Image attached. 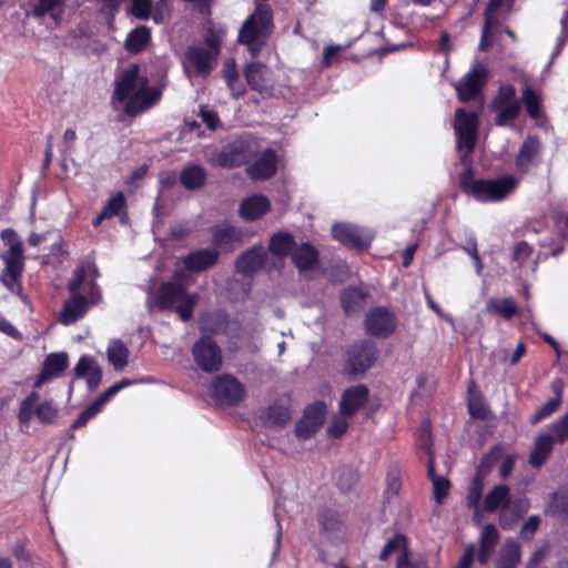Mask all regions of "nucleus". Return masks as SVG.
Here are the masks:
<instances>
[{"label": "nucleus", "instance_id": "obj_1", "mask_svg": "<svg viewBox=\"0 0 568 568\" xmlns=\"http://www.w3.org/2000/svg\"><path fill=\"white\" fill-rule=\"evenodd\" d=\"M148 84L146 77L140 78V65L133 63L116 78L112 100L125 102L124 112L134 118L155 105L161 99V90L148 88Z\"/></svg>", "mask_w": 568, "mask_h": 568}, {"label": "nucleus", "instance_id": "obj_2", "mask_svg": "<svg viewBox=\"0 0 568 568\" xmlns=\"http://www.w3.org/2000/svg\"><path fill=\"white\" fill-rule=\"evenodd\" d=\"M275 29L274 12L267 3H255L254 10L242 23L236 42L246 48L248 54L255 59L267 45Z\"/></svg>", "mask_w": 568, "mask_h": 568}, {"label": "nucleus", "instance_id": "obj_3", "mask_svg": "<svg viewBox=\"0 0 568 568\" xmlns=\"http://www.w3.org/2000/svg\"><path fill=\"white\" fill-rule=\"evenodd\" d=\"M518 179L514 175H503L497 179H475L471 164L459 175L460 190L481 203H494L505 200L518 186Z\"/></svg>", "mask_w": 568, "mask_h": 568}, {"label": "nucleus", "instance_id": "obj_4", "mask_svg": "<svg viewBox=\"0 0 568 568\" xmlns=\"http://www.w3.org/2000/svg\"><path fill=\"white\" fill-rule=\"evenodd\" d=\"M225 30L210 24L204 32V47L192 44L186 48L185 60L192 65L199 75H210L214 69V62L221 54Z\"/></svg>", "mask_w": 568, "mask_h": 568}, {"label": "nucleus", "instance_id": "obj_5", "mask_svg": "<svg viewBox=\"0 0 568 568\" xmlns=\"http://www.w3.org/2000/svg\"><path fill=\"white\" fill-rule=\"evenodd\" d=\"M197 301L196 293H189L182 283L174 281L161 283L155 295V305L160 311H174L183 322L193 318Z\"/></svg>", "mask_w": 568, "mask_h": 568}, {"label": "nucleus", "instance_id": "obj_6", "mask_svg": "<svg viewBox=\"0 0 568 568\" xmlns=\"http://www.w3.org/2000/svg\"><path fill=\"white\" fill-rule=\"evenodd\" d=\"M379 358L377 344L372 339L353 342L345 351L343 374L348 377L364 376Z\"/></svg>", "mask_w": 568, "mask_h": 568}, {"label": "nucleus", "instance_id": "obj_7", "mask_svg": "<svg viewBox=\"0 0 568 568\" xmlns=\"http://www.w3.org/2000/svg\"><path fill=\"white\" fill-rule=\"evenodd\" d=\"M85 278V266L80 264L74 268L73 276L68 282V291L70 293V297L67 298L63 303L59 318L61 324L70 325L75 323L87 314L89 305H93L89 296L85 297L80 293V288L84 284Z\"/></svg>", "mask_w": 568, "mask_h": 568}, {"label": "nucleus", "instance_id": "obj_8", "mask_svg": "<svg viewBox=\"0 0 568 568\" xmlns=\"http://www.w3.org/2000/svg\"><path fill=\"white\" fill-rule=\"evenodd\" d=\"M490 110L496 112L495 124L507 126L515 121L521 112V102L517 99V91L511 83H503L490 102Z\"/></svg>", "mask_w": 568, "mask_h": 568}, {"label": "nucleus", "instance_id": "obj_9", "mask_svg": "<svg viewBox=\"0 0 568 568\" xmlns=\"http://www.w3.org/2000/svg\"><path fill=\"white\" fill-rule=\"evenodd\" d=\"M192 356L197 367L207 374L217 373L223 366L222 349L210 335L201 336L193 344Z\"/></svg>", "mask_w": 568, "mask_h": 568}, {"label": "nucleus", "instance_id": "obj_10", "mask_svg": "<svg viewBox=\"0 0 568 568\" xmlns=\"http://www.w3.org/2000/svg\"><path fill=\"white\" fill-rule=\"evenodd\" d=\"M211 392L221 405L236 406L245 396L244 385L231 374H222L212 381Z\"/></svg>", "mask_w": 568, "mask_h": 568}, {"label": "nucleus", "instance_id": "obj_11", "mask_svg": "<svg viewBox=\"0 0 568 568\" xmlns=\"http://www.w3.org/2000/svg\"><path fill=\"white\" fill-rule=\"evenodd\" d=\"M4 270L1 274L2 284L13 291L14 285L21 290V276L24 271V255L22 242L13 243L8 251L1 254Z\"/></svg>", "mask_w": 568, "mask_h": 568}, {"label": "nucleus", "instance_id": "obj_12", "mask_svg": "<svg viewBox=\"0 0 568 568\" xmlns=\"http://www.w3.org/2000/svg\"><path fill=\"white\" fill-rule=\"evenodd\" d=\"M488 80V70L483 65H474L455 84L458 100L463 103L476 100L483 94Z\"/></svg>", "mask_w": 568, "mask_h": 568}, {"label": "nucleus", "instance_id": "obj_13", "mask_svg": "<svg viewBox=\"0 0 568 568\" xmlns=\"http://www.w3.org/2000/svg\"><path fill=\"white\" fill-rule=\"evenodd\" d=\"M397 320L387 307L372 308L365 317V331L367 335L376 338H387L396 329Z\"/></svg>", "mask_w": 568, "mask_h": 568}, {"label": "nucleus", "instance_id": "obj_14", "mask_svg": "<svg viewBox=\"0 0 568 568\" xmlns=\"http://www.w3.org/2000/svg\"><path fill=\"white\" fill-rule=\"evenodd\" d=\"M333 237L346 247L358 251L367 250L373 236L365 230L346 223H336L332 227Z\"/></svg>", "mask_w": 568, "mask_h": 568}, {"label": "nucleus", "instance_id": "obj_15", "mask_svg": "<svg viewBox=\"0 0 568 568\" xmlns=\"http://www.w3.org/2000/svg\"><path fill=\"white\" fill-rule=\"evenodd\" d=\"M267 260L262 245H254L242 252L235 261V270L244 276H251L261 270Z\"/></svg>", "mask_w": 568, "mask_h": 568}, {"label": "nucleus", "instance_id": "obj_16", "mask_svg": "<svg viewBox=\"0 0 568 568\" xmlns=\"http://www.w3.org/2000/svg\"><path fill=\"white\" fill-rule=\"evenodd\" d=\"M220 253L215 247L199 248L182 258L186 271L201 273L212 268L219 261Z\"/></svg>", "mask_w": 568, "mask_h": 568}, {"label": "nucleus", "instance_id": "obj_17", "mask_svg": "<svg viewBox=\"0 0 568 568\" xmlns=\"http://www.w3.org/2000/svg\"><path fill=\"white\" fill-rule=\"evenodd\" d=\"M369 389L364 384L346 388L339 402V410L344 416L355 415L368 400Z\"/></svg>", "mask_w": 568, "mask_h": 568}, {"label": "nucleus", "instance_id": "obj_18", "mask_svg": "<svg viewBox=\"0 0 568 568\" xmlns=\"http://www.w3.org/2000/svg\"><path fill=\"white\" fill-rule=\"evenodd\" d=\"M277 154L274 149H265L260 158L246 169L247 175L255 181H265L275 175Z\"/></svg>", "mask_w": 568, "mask_h": 568}, {"label": "nucleus", "instance_id": "obj_19", "mask_svg": "<svg viewBox=\"0 0 568 568\" xmlns=\"http://www.w3.org/2000/svg\"><path fill=\"white\" fill-rule=\"evenodd\" d=\"M244 233L241 229L231 224L215 225L212 227V243L215 247L231 252L243 244Z\"/></svg>", "mask_w": 568, "mask_h": 568}, {"label": "nucleus", "instance_id": "obj_20", "mask_svg": "<svg viewBox=\"0 0 568 568\" xmlns=\"http://www.w3.org/2000/svg\"><path fill=\"white\" fill-rule=\"evenodd\" d=\"M271 211V202L263 194L245 197L239 207V214L244 221H256Z\"/></svg>", "mask_w": 568, "mask_h": 568}, {"label": "nucleus", "instance_id": "obj_21", "mask_svg": "<svg viewBox=\"0 0 568 568\" xmlns=\"http://www.w3.org/2000/svg\"><path fill=\"white\" fill-rule=\"evenodd\" d=\"M542 149L538 135H528L521 143L516 156V166L519 172L526 173L534 161L539 156Z\"/></svg>", "mask_w": 568, "mask_h": 568}, {"label": "nucleus", "instance_id": "obj_22", "mask_svg": "<svg viewBox=\"0 0 568 568\" xmlns=\"http://www.w3.org/2000/svg\"><path fill=\"white\" fill-rule=\"evenodd\" d=\"M267 67L260 61H253L246 64L244 69V77L248 87L262 95L270 94L272 91V85L265 77Z\"/></svg>", "mask_w": 568, "mask_h": 568}, {"label": "nucleus", "instance_id": "obj_23", "mask_svg": "<svg viewBox=\"0 0 568 568\" xmlns=\"http://www.w3.org/2000/svg\"><path fill=\"white\" fill-rule=\"evenodd\" d=\"M320 261V252L312 243H302L292 253V262L300 273L312 271Z\"/></svg>", "mask_w": 568, "mask_h": 568}, {"label": "nucleus", "instance_id": "obj_24", "mask_svg": "<svg viewBox=\"0 0 568 568\" xmlns=\"http://www.w3.org/2000/svg\"><path fill=\"white\" fill-rule=\"evenodd\" d=\"M73 371L75 377H87V384L90 389L98 388L102 381V371L92 356L82 355Z\"/></svg>", "mask_w": 568, "mask_h": 568}, {"label": "nucleus", "instance_id": "obj_25", "mask_svg": "<svg viewBox=\"0 0 568 568\" xmlns=\"http://www.w3.org/2000/svg\"><path fill=\"white\" fill-rule=\"evenodd\" d=\"M554 438L549 434H540L535 438L528 463L534 468H540L550 457L554 450Z\"/></svg>", "mask_w": 568, "mask_h": 568}, {"label": "nucleus", "instance_id": "obj_26", "mask_svg": "<svg viewBox=\"0 0 568 568\" xmlns=\"http://www.w3.org/2000/svg\"><path fill=\"white\" fill-rule=\"evenodd\" d=\"M248 161L247 145L243 142L227 145L219 155V163L223 168H240Z\"/></svg>", "mask_w": 568, "mask_h": 568}, {"label": "nucleus", "instance_id": "obj_27", "mask_svg": "<svg viewBox=\"0 0 568 568\" xmlns=\"http://www.w3.org/2000/svg\"><path fill=\"white\" fill-rule=\"evenodd\" d=\"M510 505V488L507 485H496L488 491L484 499V509L495 513L499 508H508Z\"/></svg>", "mask_w": 568, "mask_h": 568}, {"label": "nucleus", "instance_id": "obj_28", "mask_svg": "<svg viewBox=\"0 0 568 568\" xmlns=\"http://www.w3.org/2000/svg\"><path fill=\"white\" fill-rule=\"evenodd\" d=\"M475 382H470L468 386L467 396V408L471 418L486 420L489 419L491 414L488 405L485 403L484 396L479 390H473L475 388Z\"/></svg>", "mask_w": 568, "mask_h": 568}, {"label": "nucleus", "instance_id": "obj_29", "mask_svg": "<svg viewBox=\"0 0 568 568\" xmlns=\"http://www.w3.org/2000/svg\"><path fill=\"white\" fill-rule=\"evenodd\" d=\"M368 294L362 288L351 286L341 293V304L347 315L358 313L363 310Z\"/></svg>", "mask_w": 568, "mask_h": 568}, {"label": "nucleus", "instance_id": "obj_30", "mask_svg": "<svg viewBox=\"0 0 568 568\" xmlns=\"http://www.w3.org/2000/svg\"><path fill=\"white\" fill-rule=\"evenodd\" d=\"M65 2L67 0H37L32 7L31 14L36 19H41L49 14L59 23L64 13Z\"/></svg>", "mask_w": 568, "mask_h": 568}, {"label": "nucleus", "instance_id": "obj_31", "mask_svg": "<svg viewBox=\"0 0 568 568\" xmlns=\"http://www.w3.org/2000/svg\"><path fill=\"white\" fill-rule=\"evenodd\" d=\"M486 311L490 315L501 316L505 321H511L519 308L514 297L490 298L486 303Z\"/></svg>", "mask_w": 568, "mask_h": 568}, {"label": "nucleus", "instance_id": "obj_32", "mask_svg": "<svg viewBox=\"0 0 568 568\" xmlns=\"http://www.w3.org/2000/svg\"><path fill=\"white\" fill-rule=\"evenodd\" d=\"M317 521L322 531L334 535L342 532L344 529V521L338 510L325 507L317 514Z\"/></svg>", "mask_w": 568, "mask_h": 568}, {"label": "nucleus", "instance_id": "obj_33", "mask_svg": "<svg viewBox=\"0 0 568 568\" xmlns=\"http://www.w3.org/2000/svg\"><path fill=\"white\" fill-rule=\"evenodd\" d=\"M521 559V547L515 539H507L500 555L496 560L495 568H517Z\"/></svg>", "mask_w": 568, "mask_h": 568}, {"label": "nucleus", "instance_id": "obj_34", "mask_svg": "<svg viewBox=\"0 0 568 568\" xmlns=\"http://www.w3.org/2000/svg\"><path fill=\"white\" fill-rule=\"evenodd\" d=\"M499 534L497 528L493 524H488L484 527L480 540L477 559L480 564H486L498 541Z\"/></svg>", "mask_w": 568, "mask_h": 568}, {"label": "nucleus", "instance_id": "obj_35", "mask_svg": "<svg viewBox=\"0 0 568 568\" xmlns=\"http://www.w3.org/2000/svg\"><path fill=\"white\" fill-rule=\"evenodd\" d=\"M151 40V30L145 26L135 27L126 36L124 48L129 53L142 52Z\"/></svg>", "mask_w": 568, "mask_h": 568}, {"label": "nucleus", "instance_id": "obj_36", "mask_svg": "<svg viewBox=\"0 0 568 568\" xmlns=\"http://www.w3.org/2000/svg\"><path fill=\"white\" fill-rule=\"evenodd\" d=\"M206 171L199 164H192L182 169L180 182L187 190H199L206 182Z\"/></svg>", "mask_w": 568, "mask_h": 568}, {"label": "nucleus", "instance_id": "obj_37", "mask_svg": "<svg viewBox=\"0 0 568 568\" xmlns=\"http://www.w3.org/2000/svg\"><path fill=\"white\" fill-rule=\"evenodd\" d=\"M520 102L525 105L526 113L530 119L537 120L541 116L542 95L531 85L528 84L521 89Z\"/></svg>", "mask_w": 568, "mask_h": 568}, {"label": "nucleus", "instance_id": "obj_38", "mask_svg": "<svg viewBox=\"0 0 568 568\" xmlns=\"http://www.w3.org/2000/svg\"><path fill=\"white\" fill-rule=\"evenodd\" d=\"M296 247L294 236L287 232H277L270 239L268 251L276 257H286Z\"/></svg>", "mask_w": 568, "mask_h": 568}, {"label": "nucleus", "instance_id": "obj_39", "mask_svg": "<svg viewBox=\"0 0 568 568\" xmlns=\"http://www.w3.org/2000/svg\"><path fill=\"white\" fill-rule=\"evenodd\" d=\"M546 515L568 521V490L555 491L547 503Z\"/></svg>", "mask_w": 568, "mask_h": 568}, {"label": "nucleus", "instance_id": "obj_40", "mask_svg": "<svg viewBox=\"0 0 568 568\" xmlns=\"http://www.w3.org/2000/svg\"><path fill=\"white\" fill-rule=\"evenodd\" d=\"M292 418L288 407L273 404L271 405L264 416L263 423L266 427H284Z\"/></svg>", "mask_w": 568, "mask_h": 568}, {"label": "nucleus", "instance_id": "obj_41", "mask_svg": "<svg viewBox=\"0 0 568 568\" xmlns=\"http://www.w3.org/2000/svg\"><path fill=\"white\" fill-rule=\"evenodd\" d=\"M108 359L118 372L123 371L129 363V349L120 339H114L108 347Z\"/></svg>", "mask_w": 568, "mask_h": 568}, {"label": "nucleus", "instance_id": "obj_42", "mask_svg": "<svg viewBox=\"0 0 568 568\" xmlns=\"http://www.w3.org/2000/svg\"><path fill=\"white\" fill-rule=\"evenodd\" d=\"M454 128L455 132H478V115L473 111L468 112L459 108L455 112Z\"/></svg>", "mask_w": 568, "mask_h": 568}, {"label": "nucleus", "instance_id": "obj_43", "mask_svg": "<svg viewBox=\"0 0 568 568\" xmlns=\"http://www.w3.org/2000/svg\"><path fill=\"white\" fill-rule=\"evenodd\" d=\"M457 139V149L463 152L460 162L467 168L470 164V155L473 154L478 132H455Z\"/></svg>", "mask_w": 568, "mask_h": 568}, {"label": "nucleus", "instance_id": "obj_44", "mask_svg": "<svg viewBox=\"0 0 568 568\" xmlns=\"http://www.w3.org/2000/svg\"><path fill=\"white\" fill-rule=\"evenodd\" d=\"M69 366V357L67 353H51L49 354L43 364L42 368L51 376L57 377L62 374Z\"/></svg>", "mask_w": 568, "mask_h": 568}, {"label": "nucleus", "instance_id": "obj_45", "mask_svg": "<svg viewBox=\"0 0 568 568\" xmlns=\"http://www.w3.org/2000/svg\"><path fill=\"white\" fill-rule=\"evenodd\" d=\"M326 414V404L322 400H316L305 407L303 416L318 430L325 422Z\"/></svg>", "mask_w": 568, "mask_h": 568}, {"label": "nucleus", "instance_id": "obj_46", "mask_svg": "<svg viewBox=\"0 0 568 568\" xmlns=\"http://www.w3.org/2000/svg\"><path fill=\"white\" fill-rule=\"evenodd\" d=\"M562 403V396L561 392L558 390L556 393V396L547 399L546 403H544L534 414L531 417V424H538L541 420L546 419L550 415H552L561 405Z\"/></svg>", "mask_w": 568, "mask_h": 568}, {"label": "nucleus", "instance_id": "obj_47", "mask_svg": "<svg viewBox=\"0 0 568 568\" xmlns=\"http://www.w3.org/2000/svg\"><path fill=\"white\" fill-rule=\"evenodd\" d=\"M405 547H408L407 537L403 534L397 532L386 541V544L384 545L383 549L378 555V559L381 561H386L393 552L399 551L400 554L402 551L405 550Z\"/></svg>", "mask_w": 568, "mask_h": 568}, {"label": "nucleus", "instance_id": "obj_48", "mask_svg": "<svg viewBox=\"0 0 568 568\" xmlns=\"http://www.w3.org/2000/svg\"><path fill=\"white\" fill-rule=\"evenodd\" d=\"M126 211V199L123 192H118L109 199L106 204L103 206L102 212L110 220L114 216H119L121 213L125 214Z\"/></svg>", "mask_w": 568, "mask_h": 568}, {"label": "nucleus", "instance_id": "obj_49", "mask_svg": "<svg viewBox=\"0 0 568 568\" xmlns=\"http://www.w3.org/2000/svg\"><path fill=\"white\" fill-rule=\"evenodd\" d=\"M39 399L37 392H31L21 403L19 407L18 419L22 426L29 427L32 418L33 407Z\"/></svg>", "mask_w": 568, "mask_h": 568}, {"label": "nucleus", "instance_id": "obj_50", "mask_svg": "<svg viewBox=\"0 0 568 568\" xmlns=\"http://www.w3.org/2000/svg\"><path fill=\"white\" fill-rule=\"evenodd\" d=\"M484 488V478L480 474H475L474 478L470 481L468 491H467V505L470 509H477L479 501L481 499Z\"/></svg>", "mask_w": 568, "mask_h": 568}, {"label": "nucleus", "instance_id": "obj_51", "mask_svg": "<svg viewBox=\"0 0 568 568\" xmlns=\"http://www.w3.org/2000/svg\"><path fill=\"white\" fill-rule=\"evenodd\" d=\"M34 414L40 423L53 424L58 417V407L52 400H44L36 407Z\"/></svg>", "mask_w": 568, "mask_h": 568}, {"label": "nucleus", "instance_id": "obj_52", "mask_svg": "<svg viewBox=\"0 0 568 568\" xmlns=\"http://www.w3.org/2000/svg\"><path fill=\"white\" fill-rule=\"evenodd\" d=\"M548 434L552 436L557 444H564L568 440V412L549 425Z\"/></svg>", "mask_w": 568, "mask_h": 568}, {"label": "nucleus", "instance_id": "obj_53", "mask_svg": "<svg viewBox=\"0 0 568 568\" xmlns=\"http://www.w3.org/2000/svg\"><path fill=\"white\" fill-rule=\"evenodd\" d=\"M395 568H430L428 561L418 557L416 559L410 558V551L408 547H405V550L402 551L396 558Z\"/></svg>", "mask_w": 568, "mask_h": 568}, {"label": "nucleus", "instance_id": "obj_54", "mask_svg": "<svg viewBox=\"0 0 568 568\" xmlns=\"http://www.w3.org/2000/svg\"><path fill=\"white\" fill-rule=\"evenodd\" d=\"M402 489L400 471L398 468H390L386 475L385 497L389 500L398 496Z\"/></svg>", "mask_w": 568, "mask_h": 568}, {"label": "nucleus", "instance_id": "obj_55", "mask_svg": "<svg viewBox=\"0 0 568 568\" xmlns=\"http://www.w3.org/2000/svg\"><path fill=\"white\" fill-rule=\"evenodd\" d=\"M87 270V274L89 273V276L91 277L90 282L88 283V295L92 304H98L101 300V291L99 285L97 284L95 280L99 276V270L95 264H83Z\"/></svg>", "mask_w": 568, "mask_h": 568}, {"label": "nucleus", "instance_id": "obj_56", "mask_svg": "<svg viewBox=\"0 0 568 568\" xmlns=\"http://www.w3.org/2000/svg\"><path fill=\"white\" fill-rule=\"evenodd\" d=\"M499 453V446H495L487 454L483 455L480 464L477 467L476 474H480L484 477L497 462Z\"/></svg>", "mask_w": 568, "mask_h": 568}, {"label": "nucleus", "instance_id": "obj_57", "mask_svg": "<svg viewBox=\"0 0 568 568\" xmlns=\"http://www.w3.org/2000/svg\"><path fill=\"white\" fill-rule=\"evenodd\" d=\"M152 11V0H132L131 14L139 20H149Z\"/></svg>", "mask_w": 568, "mask_h": 568}, {"label": "nucleus", "instance_id": "obj_58", "mask_svg": "<svg viewBox=\"0 0 568 568\" xmlns=\"http://www.w3.org/2000/svg\"><path fill=\"white\" fill-rule=\"evenodd\" d=\"M532 251V246L529 245L526 241H519L514 245L513 261L517 262L519 265H523L529 260Z\"/></svg>", "mask_w": 568, "mask_h": 568}, {"label": "nucleus", "instance_id": "obj_59", "mask_svg": "<svg viewBox=\"0 0 568 568\" xmlns=\"http://www.w3.org/2000/svg\"><path fill=\"white\" fill-rule=\"evenodd\" d=\"M515 0H488V3L486 6L485 12H484V21H491L494 24H498V21L495 17V13L505 4L507 3L508 7H511L514 4Z\"/></svg>", "mask_w": 568, "mask_h": 568}, {"label": "nucleus", "instance_id": "obj_60", "mask_svg": "<svg viewBox=\"0 0 568 568\" xmlns=\"http://www.w3.org/2000/svg\"><path fill=\"white\" fill-rule=\"evenodd\" d=\"M317 428L304 416L295 425V435L298 439L306 440L317 433Z\"/></svg>", "mask_w": 568, "mask_h": 568}, {"label": "nucleus", "instance_id": "obj_61", "mask_svg": "<svg viewBox=\"0 0 568 568\" xmlns=\"http://www.w3.org/2000/svg\"><path fill=\"white\" fill-rule=\"evenodd\" d=\"M434 498L438 504H442L448 496L450 489V481L445 477H439L433 481Z\"/></svg>", "mask_w": 568, "mask_h": 568}, {"label": "nucleus", "instance_id": "obj_62", "mask_svg": "<svg viewBox=\"0 0 568 568\" xmlns=\"http://www.w3.org/2000/svg\"><path fill=\"white\" fill-rule=\"evenodd\" d=\"M348 429V422L343 417H334L327 428V433L333 438H341Z\"/></svg>", "mask_w": 568, "mask_h": 568}, {"label": "nucleus", "instance_id": "obj_63", "mask_svg": "<svg viewBox=\"0 0 568 568\" xmlns=\"http://www.w3.org/2000/svg\"><path fill=\"white\" fill-rule=\"evenodd\" d=\"M496 26L497 24H494V22H491L489 20L484 21V26H483V30H481V36H480V42H479V49L481 51H487L493 45L491 30Z\"/></svg>", "mask_w": 568, "mask_h": 568}, {"label": "nucleus", "instance_id": "obj_64", "mask_svg": "<svg viewBox=\"0 0 568 568\" xmlns=\"http://www.w3.org/2000/svg\"><path fill=\"white\" fill-rule=\"evenodd\" d=\"M222 72H223V78H224L226 84H231V82H237V80L240 78L234 59H227L223 63Z\"/></svg>", "mask_w": 568, "mask_h": 568}]
</instances>
